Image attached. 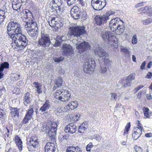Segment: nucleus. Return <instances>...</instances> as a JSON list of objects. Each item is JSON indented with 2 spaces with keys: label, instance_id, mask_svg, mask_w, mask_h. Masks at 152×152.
Returning a JSON list of instances; mask_svg holds the SVG:
<instances>
[{
  "label": "nucleus",
  "instance_id": "nucleus-16",
  "mask_svg": "<svg viewBox=\"0 0 152 152\" xmlns=\"http://www.w3.org/2000/svg\"><path fill=\"white\" fill-rule=\"evenodd\" d=\"M62 52L63 54L66 56H71L73 53L72 46L69 45H64Z\"/></svg>",
  "mask_w": 152,
  "mask_h": 152
},
{
  "label": "nucleus",
  "instance_id": "nucleus-49",
  "mask_svg": "<svg viewBox=\"0 0 152 152\" xmlns=\"http://www.w3.org/2000/svg\"><path fill=\"white\" fill-rule=\"evenodd\" d=\"M93 147L92 143V142H90L86 146V151H90L91 148Z\"/></svg>",
  "mask_w": 152,
  "mask_h": 152
},
{
  "label": "nucleus",
  "instance_id": "nucleus-50",
  "mask_svg": "<svg viewBox=\"0 0 152 152\" xmlns=\"http://www.w3.org/2000/svg\"><path fill=\"white\" fill-rule=\"evenodd\" d=\"M137 39L136 35H134L132 38V43L133 44H135L137 43Z\"/></svg>",
  "mask_w": 152,
  "mask_h": 152
},
{
  "label": "nucleus",
  "instance_id": "nucleus-47",
  "mask_svg": "<svg viewBox=\"0 0 152 152\" xmlns=\"http://www.w3.org/2000/svg\"><path fill=\"white\" fill-rule=\"evenodd\" d=\"M77 0H65L66 1L69 6H71L76 2Z\"/></svg>",
  "mask_w": 152,
  "mask_h": 152
},
{
  "label": "nucleus",
  "instance_id": "nucleus-29",
  "mask_svg": "<svg viewBox=\"0 0 152 152\" xmlns=\"http://www.w3.org/2000/svg\"><path fill=\"white\" fill-rule=\"evenodd\" d=\"M150 7L148 6H145L144 7L142 8L138 9L139 12L141 13H144L148 15V13Z\"/></svg>",
  "mask_w": 152,
  "mask_h": 152
},
{
  "label": "nucleus",
  "instance_id": "nucleus-14",
  "mask_svg": "<svg viewBox=\"0 0 152 152\" xmlns=\"http://www.w3.org/2000/svg\"><path fill=\"white\" fill-rule=\"evenodd\" d=\"M61 4V0H52L50 3V6L53 11L55 10L57 12V10L60 11V7Z\"/></svg>",
  "mask_w": 152,
  "mask_h": 152
},
{
  "label": "nucleus",
  "instance_id": "nucleus-17",
  "mask_svg": "<svg viewBox=\"0 0 152 152\" xmlns=\"http://www.w3.org/2000/svg\"><path fill=\"white\" fill-rule=\"evenodd\" d=\"M8 15L9 12H7L6 7L4 6L0 9V24L4 21L5 18L8 16Z\"/></svg>",
  "mask_w": 152,
  "mask_h": 152
},
{
  "label": "nucleus",
  "instance_id": "nucleus-59",
  "mask_svg": "<svg viewBox=\"0 0 152 152\" xmlns=\"http://www.w3.org/2000/svg\"><path fill=\"white\" fill-rule=\"evenodd\" d=\"M5 115V114L4 111L1 109H0V118L4 117Z\"/></svg>",
  "mask_w": 152,
  "mask_h": 152
},
{
  "label": "nucleus",
  "instance_id": "nucleus-61",
  "mask_svg": "<svg viewBox=\"0 0 152 152\" xmlns=\"http://www.w3.org/2000/svg\"><path fill=\"white\" fill-rule=\"evenodd\" d=\"M72 149H74V151H75V152H78L80 151V148L78 146L73 147L72 148Z\"/></svg>",
  "mask_w": 152,
  "mask_h": 152
},
{
  "label": "nucleus",
  "instance_id": "nucleus-9",
  "mask_svg": "<svg viewBox=\"0 0 152 152\" xmlns=\"http://www.w3.org/2000/svg\"><path fill=\"white\" fill-rule=\"evenodd\" d=\"M106 4L105 0H92L91 5L93 9L96 10H99L104 8Z\"/></svg>",
  "mask_w": 152,
  "mask_h": 152
},
{
  "label": "nucleus",
  "instance_id": "nucleus-27",
  "mask_svg": "<svg viewBox=\"0 0 152 152\" xmlns=\"http://www.w3.org/2000/svg\"><path fill=\"white\" fill-rule=\"evenodd\" d=\"M19 109L16 107L10 108V114L12 117H18L19 115Z\"/></svg>",
  "mask_w": 152,
  "mask_h": 152
},
{
  "label": "nucleus",
  "instance_id": "nucleus-32",
  "mask_svg": "<svg viewBox=\"0 0 152 152\" xmlns=\"http://www.w3.org/2000/svg\"><path fill=\"white\" fill-rule=\"evenodd\" d=\"M16 142L17 145L19 150L21 151L22 150V142L21 140L18 138L16 140Z\"/></svg>",
  "mask_w": 152,
  "mask_h": 152
},
{
  "label": "nucleus",
  "instance_id": "nucleus-54",
  "mask_svg": "<svg viewBox=\"0 0 152 152\" xmlns=\"http://www.w3.org/2000/svg\"><path fill=\"white\" fill-rule=\"evenodd\" d=\"M19 3H22L21 0H13L12 5L14 4H19Z\"/></svg>",
  "mask_w": 152,
  "mask_h": 152
},
{
  "label": "nucleus",
  "instance_id": "nucleus-58",
  "mask_svg": "<svg viewBox=\"0 0 152 152\" xmlns=\"http://www.w3.org/2000/svg\"><path fill=\"white\" fill-rule=\"evenodd\" d=\"M80 116V114L77 113L75 114L73 117L74 119L76 121H78Z\"/></svg>",
  "mask_w": 152,
  "mask_h": 152
},
{
  "label": "nucleus",
  "instance_id": "nucleus-48",
  "mask_svg": "<svg viewBox=\"0 0 152 152\" xmlns=\"http://www.w3.org/2000/svg\"><path fill=\"white\" fill-rule=\"evenodd\" d=\"M110 99L111 100H116L117 99V95L115 93H111L110 94Z\"/></svg>",
  "mask_w": 152,
  "mask_h": 152
},
{
  "label": "nucleus",
  "instance_id": "nucleus-24",
  "mask_svg": "<svg viewBox=\"0 0 152 152\" xmlns=\"http://www.w3.org/2000/svg\"><path fill=\"white\" fill-rule=\"evenodd\" d=\"M37 139V138L36 137L34 136L31 137L29 141V145H32L34 147H36L38 146L39 144Z\"/></svg>",
  "mask_w": 152,
  "mask_h": 152
},
{
  "label": "nucleus",
  "instance_id": "nucleus-28",
  "mask_svg": "<svg viewBox=\"0 0 152 152\" xmlns=\"http://www.w3.org/2000/svg\"><path fill=\"white\" fill-rule=\"evenodd\" d=\"M62 84L63 81L62 79L60 77H58L56 81V85L54 86L53 87V90H55L56 88L57 87L58 88L61 87L62 86Z\"/></svg>",
  "mask_w": 152,
  "mask_h": 152
},
{
  "label": "nucleus",
  "instance_id": "nucleus-56",
  "mask_svg": "<svg viewBox=\"0 0 152 152\" xmlns=\"http://www.w3.org/2000/svg\"><path fill=\"white\" fill-rule=\"evenodd\" d=\"M64 112L63 111H62L61 109H60L58 111H57L56 112V114L57 115H62L64 113Z\"/></svg>",
  "mask_w": 152,
  "mask_h": 152
},
{
  "label": "nucleus",
  "instance_id": "nucleus-43",
  "mask_svg": "<svg viewBox=\"0 0 152 152\" xmlns=\"http://www.w3.org/2000/svg\"><path fill=\"white\" fill-rule=\"evenodd\" d=\"M84 124H82L80 126L78 129V132L80 133L84 132V131L86 129V128L84 126Z\"/></svg>",
  "mask_w": 152,
  "mask_h": 152
},
{
  "label": "nucleus",
  "instance_id": "nucleus-57",
  "mask_svg": "<svg viewBox=\"0 0 152 152\" xmlns=\"http://www.w3.org/2000/svg\"><path fill=\"white\" fill-rule=\"evenodd\" d=\"M94 138L97 141H99L100 140L101 138L99 134H96L94 136Z\"/></svg>",
  "mask_w": 152,
  "mask_h": 152
},
{
  "label": "nucleus",
  "instance_id": "nucleus-22",
  "mask_svg": "<svg viewBox=\"0 0 152 152\" xmlns=\"http://www.w3.org/2000/svg\"><path fill=\"white\" fill-rule=\"evenodd\" d=\"M78 106V104L76 101H71L68 103L66 106V108L69 110L71 111L77 108Z\"/></svg>",
  "mask_w": 152,
  "mask_h": 152
},
{
  "label": "nucleus",
  "instance_id": "nucleus-15",
  "mask_svg": "<svg viewBox=\"0 0 152 152\" xmlns=\"http://www.w3.org/2000/svg\"><path fill=\"white\" fill-rule=\"evenodd\" d=\"M77 130L76 126L73 123L68 124L65 128L64 131L66 133L70 134L75 133Z\"/></svg>",
  "mask_w": 152,
  "mask_h": 152
},
{
  "label": "nucleus",
  "instance_id": "nucleus-11",
  "mask_svg": "<svg viewBox=\"0 0 152 152\" xmlns=\"http://www.w3.org/2000/svg\"><path fill=\"white\" fill-rule=\"evenodd\" d=\"M76 48L78 50V52L81 53L89 49L90 46L89 43L86 42L81 43L77 42L76 44Z\"/></svg>",
  "mask_w": 152,
  "mask_h": 152
},
{
  "label": "nucleus",
  "instance_id": "nucleus-35",
  "mask_svg": "<svg viewBox=\"0 0 152 152\" xmlns=\"http://www.w3.org/2000/svg\"><path fill=\"white\" fill-rule=\"evenodd\" d=\"M150 111L148 108H145L143 111L144 115L147 118H150L152 112H150Z\"/></svg>",
  "mask_w": 152,
  "mask_h": 152
},
{
  "label": "nucleus",
  "instance_id": "nucleus-6",
  "mask_svg": "<svg viewBox=\"0 0 152 152\" xmlns=\"http://www.w3.org/2000/svg\"><path fill=\"white\" fill-rule=\"evenodd\" d=\"M96 63L93 58H89L86 60L83 64V70L86 73H90L94 70Z\"/></svg>",
  "mask_w": 152,
  "mask_h": 152
},
{
  "label": "nucleus",
  "instance_id": "nucleus-63",
  "mask_svg": "<svg viewBox=\"0 0 152 152\" xmlns=\"http://www.w3.org/2000/svg\"><path fill=\"white\" fill-rule=\"evenodd\" d=\"M20 75L19 74L16 75L14 77V80L15 81H17L18 80L20 79Z\"/></svg>",
  "mask_w": 152,
  "mask_h": 152
},
{
  "label": "nucleus",
  "instance_id": "nucleus-4",
  "mask_svg": "<svg viewBox=\"0 0 152 152\" xmlns=\"http://www.w3.org/2000/svg\"><path fill=\"white\" fill-rule=\"evenodd\" d=\"M86 32L84 26H73L69 28L68 34L71 37H80Z\"/></svg>",
  "mask_w": 152,
  "mask_h": 152
},
{
  "label": "nucleus",
  "instance_id": "nucleus-46",
  "mask_svg": "<svg viewBox=\"0 0 152 152\" xmlns=\"http://www.w3.org/2000/svg\"><path fill=\"white\" fill-rule=\"evenodd\" d=\"M60 21H58L57 20L56 21V22L54 23V25L53 27H54L56 29H58L61 27Z\"/></svg>",
  "mask_w": 152,
  "mask_h": 152
},
{
  "label": "nucleus",
  "instance_id": "nucleus-62",
  "mask_svg": "<svg viewBox=\"0 0 152 152\" xmlns=\"http://www.w3.org/2000/svg\"><path fill=\"white\" fill-rule=\"evenodd\" d=\"M148 16L150 17L152 16V8L150 7L149 12L148 14Z\"/></svg>",
  "mask_w": 152,
  "mask_h": 152
},
{
  "label": "nucleus",
  "instance_id": "nucleus-40",
  "mask_svg": "<svg viewBox=\"0 0 152 152\" xmlns=\"http://www.w3.org/2000/svg\"><path fill=\"white\" fill-rule=\"evenodd\" d=\"M121 51L124 53L126 56L129 57L130 52L128 48L125 47L122 48L121 49Z\"/></svg>",
  "mask_w": 152,
  "mask_h": 152
},
{
  "label": "nucleus",
  "instance_id": "nucleus-55",
  "mask_svg": "<svg viewBox=\"0 0 152 152\" xmlns=\"http://www.w3.org/2000/svg\"><path fill=\"white\" fill-rule=\"evenodd\" d=\"M137 121L138 122V123L137 124V125L138 127H137L136 128L134 129V130L137 129H141L142 131V129H143L141 126L142 125L140 123V122L139 121Z\"/></svg>",
  "mask_w": 152,
  "mask_h": 152
},
{
  "label": "nucleus",
  "instance_id": "nucleus-1",
  "mask_svg": "<svg viewBox=\"0 0 152 152\" xmlns=\"http://www.w3.org/2000/svg\"><path fill=\"white\" fill-rule=\"evenodd\" d=\"M7 33L12 40L13 42L22 50L26 47L28 44V40L25 36L22 34V29L20 24L16 20H11L7 26Z\"/></svg>",
  "mask_w": 152,
  "mask_h": 152
},
{
  "label": "nucleus",
  "instance_id": "nucleus-12",
  "mask_svg": "<svg viewBox=\"0 0 152 152\" xmlns=\"http://www.w3.org/2000/svg\"><path fill=\"white\" fill-rule=\"evenodd\" d=\"M70 13L71 16L75 20L79 19L81 16V11L80 10L78 7L77 6L73 7L71 10Z\"/></svg>",
  "mask_w": 152,
  "mask_h": 152
},
{
  "label": "nucleus",
  "instance_id": "nucleus-34",
  "mask_svg": "<svg viewBox=\"0 0 152 152\" xmlns=\"http://www.w3.org/2000/svg\"><path fill=\"white\" fill-rule=\"evenodd\" d=\"M63 93L65 96L66 101H68L70 98L71 94L67 90L64 89Z\"/></svg>",
  "mask_w": 152,
  "mask_h": 152
},
{
  "label": "nucleus",
  "instance_id": "nucleus-20",
  "mask_svg": "<svg viewBox=\"0 0 152 152\" xmlns=\"http://www.w3.org/2000/svg\"><path fill=\"white\" fill-rule=\"evenodd\" d=\"M51 106V104L49 100H46L45 102L39 109V112L41 113L46 112Z\"/></svg>",
  "mask_w": 152,
  "mask_h": 152
},
{
  "label": "nucleus",
  "instance_id": "nucleus-41",
  "mask_svg": "<svg viewBox=\"0 0 152 152\" xmlns=\"http://www.w3.org/2000/svg\"><path fill=\"white\" fill-rule=\"evenodd\" d=\"M107 67L106 65H103L100 66V72L102 73H105L107 72Z\"/></svg>",
  "mask_w": 152,
  "mask_h": 152
},
{
  "label": "nucleus",
  "instance_id": "nucleus-33",
  "mask_svg": "<svg viewBox=\"0 0 152 152\" xmlns=\"http://www.w3.org/2000/svg\"><path fill=\"white\" fill-rule=\"evenodd\" d=\"M9 64L8 62H4L1 64L0 69L3 71L4 69L9 68Z\"/></svg>",
  "mask_w": 152,
  "mask_h": 152
},
{
  "label": "nucleus",
  "instance_id": "nucleus-5",
  "mask_svg": "<svg viewBox=\"0 0 152 152\" xmlns=\"http://www.w3.org/2000/svg\"><path fill=\"white\" fill-rule=\"evenodd\" d=\"M114 13L115 12H114L109 11L102 16L96 15L94 18L95 23L97 25H103L104 23H106L107 20L109 19L110 16Z\"/></svg>",
  "mask_w": 152,
  "mask_h": 152
},
{
  "label": "nucleus",
  "instance_id": "nucleus-39",
  "mask_svg": "<svg viewBox=\"0 0 152 152\" xmlns=\"http://www.w3.org/2000/svg\"><path fill=\"white\" fill-rule=\"evenodd\" d=\"M78 2V5L79 7L82 8V9H84L85 8V2L83 1V0H77Z\"/></svg>",
  "mask_w": 152,
  "mask_h": 152
},
{
  "label": "nucleus",
  "instance_id": "nucleus-3",
  "mask_svg": "<svg viewBox=\"0 0 152 152\" xmlns=\"http://www.w3.org/2000/svg\"><path fill=\"white\" fill-rule=\"evenodd\" d=\"M57 124L55 122L44 123L41 129L42 132L46 131L48 136L54 139L56 134Z\"/></svg>",
  "mask_w": 152,
  "mask_h": 152
},
{
  "label": "nucleus",
  "instance_id": "nucleus-64",
  "mask_svg": "<svg viewBox=\"0 0 152 152\" xmlns=\"http://www.w3.org/2000/svg\"><path fill=\"white\" fill-rule=\"evenodd\" d=\"M145 61H144L142 62V63L141 64V65L140 66V68L141 69H143L145 67Z\"/></svg>",
  "mask_w": 152,
  "mask_h": 152
},
{
  "label": "nucleus",
  "instance_id": "nucleus-8",
  "mask_svg": "<svg viewBox=\"0 0 152 152\" xmlns=\"http://www.w3.org/2000/svg\"><path fill=\"white\" fill-rule=\"evenodd\" d=\"M102 37L105 42H114L116 39L114 34L110 31L103 32L102 33Z\"/></svg>",
  "mask_w": 152,
  "mask_h": 152
},
{
  "label": "nucleus",
  "instance_id": "nucleus-26",
  "mask_svg": "<svg viewBox=\"0 0 152 152\" xmlns=\"http://www.w3.org/2000/svg\"><path fill=\"white\" fill-rule=\"evenodd\" d=\"M33 85L35 88H36V91L37 93L39 94H41L42 92V91L41 89L42 85L38 82H34Z\"/></svg>",
  "mask_w": 152,
  "mask_h": 152
},
{
  "label": "nucleus",
  "instance_id": "nucleus-42",
  "mask_svg": "<svg viewBox=\"0 0 152 152\" xmlns=\"http://www.w3.org/2000/svg\"><path fill=\"white\" fill-rule=\"evenodd\" d=\"M22 3H19V4H14L12 5V7L14 10H20V7L21 6Z\"/></svg>",
  "mask_w": 152,
  "mask_h": 152
},
{
  "label": "nucleus",
  "instance_id": "nucleus-10",
  "mask_svg": "<svg viewBox=\"0 0 152 152\" xmlns=\"http://www.w3.org/2000/svg\"><path fill=\"white\" fill-rule=\"evenodd\" d=\"M25 16H26L25 17L26 19L24 23H23V25L24 26L25 29L26 31H28V30H29V28L31 26L32 24V22H33V20L32 19V18L30 17V18L28 17V16H31L32 15V14L31 12H30L29 10H27L25 11Z\"/></svg>",
  "mask_w": 152,
  "mask_h": 152
},
{
  "label": "nucleus",
  "instance_id": "nucleus-37",
  "mask_svg": "<svg viewBox=\"0 0 152 152\" xmlns=\"http://www.w3.org/2000/svg\"><path fill=\"white\" fill-rule=\"evenodd\" d=\"M50 20L48 21V23L50 26L51 27H53L54 23L56 22V18L50 17L49 19Z\"/></svg>",
  "mask_w": 152,
  "mask_h": 152
},
{
  "label": "nucleus",
  "instance_id": "nucleus-23",
  "mask_svg": "<svg viewBox=\"0 0 152 152\" xmlns=\"http://www.w3.org/2000/svg\"><path fill=\"white\" fill-rule=\"evenodd\" d=\"M136 130V131H134V132L132 134V138L135 140L138 139L142 134L141 129H137Z\"/></svg>",
  "mask_w": 152,
  "mask_h": 152
},
{
  "label": "nucleus",
  "instance_id": "nucleus-36",
  "mask_svg": "<svg viewBox=\"0 0 152 152\" xmlns=\"http://www.w3.org/2000/svg\"><path fill=\"white\" fill-rule=\"evenodd\" d=\"M29 30H36L38 31V28L37 26V23L33 21L32 22V24L31 26L29 28Z\"/></svg>",
  "mask_w": 152,
  "mask_h": 152
},
{
  "label": "nucleus",
  "instance_id": "nucleus-21",
  "mask_svg": "<svg viewBox=\"0 0 152 152\" xmlns=\"http://www.w3.org/2000/svg\"><path fill=\"white\" fill-rule=\"evenodd\" d=\"M28 36L34 39H36L38 35V31L28 30L26 31Z\"/></svg>",
  "mask_w": 152,
  "mask_h": 152
},
{
  "label": "nucleus",
  "instance_id": "nucleus-31",
  "mask_svg": "<svg viewBox=\"0 0 152 152\" xmlns=\"http://www.w3.org/2000/svg\"><path fill=\"white\" fill-rule=\"evenodd\" d=\"M141 23L144 25H148L152 23V18H149L143 20L142 18L141 19Z\"/></svg>",
  "mask_w": 152,
  "mask_h": 152
},
{
  "label": "nucleus",
  "instance_id": "nucleus-18",
  "mask_svg": "<svg viewBox=\"0 0 152 152\" xmlns=\"http://www.w3.org/2000/svg\"><path fill=\"white\" fill-rule=\"evenodd\" d=\"M26 111L25 116L22 121L23 124H26L32 118L34 110L32 108H31Z\"/></svg>",
  "mask_w": 152,
  "mask_h": 152
},
{
  "label": "nucleus",
  "instance_id": "nucleus-45",
  "mask_svg": "<svg viewBox=\"0 0 152 152\" xmlns=\"http://www.w3.org/2000/svg\"><path fill=\"white\" fill-rule=\"evenodd\" d=\"M64 59V57L63 56H61L59 58H55L54 57L53 60H54L55 62L59 63L61 61H62Z\"/></svg>",
  "mask_w": 152,
  "mask_h": 152
},
{
  "label": "nucleus",
  "instance_id": "nucleus-30",
  "mask_svg": "<svg viewBox=\"0 0 152 152\" xmlns=\"http://www.w3.org/2000/svg\"><path fill=\"white\" fill-rule=\"evenodd\" d=\"M64 91V89H63L57 90L54 95V98L57 99H59L60 96L59 95L63 93Z\"/></svg>",
  "mask_w": 152,
  "mask_h": 152
},
{
  "label": "nucleus",
  "instance_id": "nucleus-53",
  "mask_svg": "<svg viewBox=\"0 0 152 152\" xmlns=\"http://www.w3.org/2000/svg\"><path fill=\"white\" fill-rule=\"evenodd\" d=\"M59 100L60 101L64 102H66V101L65 100V96L64 95L63 93H62L61 95L60 96V97L59 99Z\"/></svg>",
  "mask_w": 152,
  "mask_h": 152
},
{
  "label": "nucleus",
  "instance_id": "nucleus-7",
  "mask_svg": "<svg viewBox=\"0 0 152 152\" xmlns=\"http://www.w3.org/2000/svg\"><path fill=\"white\" fill-rule=\"evenodd\" d=\"M49 34L41 33L40 38H39L38 45L44 48H48L51 44Z\"/></svg>",
  "mask_w": 152,
  "mask_h": 152
},
{
  "label": "nucleus",
  "instance_id": "nucleus-25",
  "mask_svg": "<svg viewBox=\"0 0 152 152\" xmlns=\"http://www.w3.org/2000/svg\"><path fill=\"white\" fill-rule=\"evenodd\" d=\"M31 97V95L28 92H27L26 94L23 102L24 105H26L27 104L30 102Z\"/></svg>",
  "mask_w": 152,
  "mask_h": 152
},
{
  "label": "nucleus",
  "instance_id": "nucleus-44",
  "mask_svg": "<svg viewBox=\"0 0 152 152\" xmlns=\"http://www.w3.org/2000/svg\"><path fill=\"white\" fill-rule=\"evenodd\" d=\"M130 123H128L126 125L125 129L124 130L123 134L124 135L126 134H127L129 130V129L130 127Z\"/></svg>",
  "mask_w": 152,
  "mask_h": 152
},
{
  "label": "nucleus",
  "instance_id": "nucleus-2",
  "mask_svg": "<svg viewBox=\"0 0 152 152\" xmlns=\"http://www.w3.org/2000/svg\"><path fill=\"white\" fill-rule=\"evenodd\" d=\"M109 26L111 30L113 32L115 31L117 35L121 34L124 31V25L122 20L119 18H115L112 19L110 22Z\"/></svg>",
  "mask_w": 152,
  "mask_h": 152
},
{
  "label": "nucleus",
  "instance_id": "nucleus-52",
  "mask_svg": "<svg viewBox=\"0 0 152 152\" xmlns=\"http://www.w3.org/2000/svg\"><path fill=\"white\" fill-rule=\"evenodd\" d=\"M134 149L136 152H142V148H141L139 147L137 145H135L134 146Z\"/></svg>",
  "mask_w": 152,
  "mask_h": 152
},
{
  "label": "nucleus",
  "instance_id": "nucleus-13",
  "mask_svg": "<svg viewBox=\"0 0 152 152\" xmlns=\"http://www.w3.org/2000/svg\"><path fill=\"white\" fill-rule=\"evenodd\" d=\"M94 51L96 55H97L99 57H102L104 56L106 57L108 55L107 54L104 50V49L98 44L96 45Z\"/></svg>",
  "mask_w": 152,
  "mask_h": 152
},
{
  "label": "nucleus",
  "instance_id": "nucleus-38",
  "mask_svg": "<svg viewBox=\"0 0 152 152\" xmlns=\"http://www.w3.org/2000/svg\"><path fill=\"white\" fill-rule=\"evenodd\" d=\"M134 76L132 74H131L126 77V82L128 83H131L132 80H134Z\"/></svg>",
  "mask_w": 152,
  "mask_h": 152
},
{
  "label": "nucleus",
  "instance_id": "nucleus-60",
  "mask_svg": "<svg viewBox=\"0 0 152 152\" xmlns=\"http://www.w3.org/2000/svg\"><path fill=\"white\" fill-rule=\"evenodd\" d=\"M61 45V42L59 41L56 40L54 44V46L55 47H57L60 46Z\"/></svg>",
  "mask_w": 152,
  "mask_h": 152
},
{
  "label": "nucleus",
  "instance_id": "nucleus-19",
  "mask_svg": "<svg viewBox=\"0 0 152 152\" xmlns=\"http://www.w3.org/2000/svg\"><path fill=\"white\" fill-rule=\"evenodd\" d=\"M56 149V145L54 143L48 142L45 147V152H55Z\"/></svg>",
  "mask_w": 152,
  "mask_h": 152
},
{
  "label": "nucleus",
  "instance_id": "nucleus-51",
  "mask_svg": "<svg viewBox=\"0 0 152 152\" xmlns=\"http://www.w3.org/2000/svg\"><path fill=\"white\" fill-rule=\"evenodd\" d=\"M104 65H105L107 66V65H109L110 64L111 62L110 60L108 58H105L104 60Z\"/></svg>",
  "mask_w": 152,
  "mask_h": 152
}]
</instances>
